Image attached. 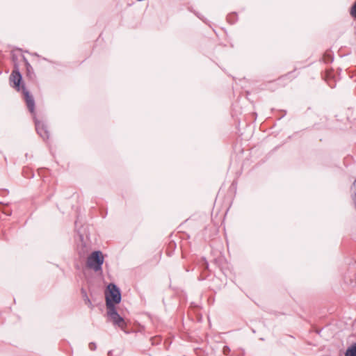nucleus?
I'll return each instance as SVG.
<instances>
[{"mask_svg":"<svg viewBox=\"0 0 356 356\" xmlns=\"http://www.w3.org/2000/svg\"><path fill=\"white\" fill-rule=\"evenodd\" d=\"M106 306H114L122 301L120 288L115 283L111 282L107 285L105 291Z\"/></svg>","mask_w":356,"mask_h":356,"instance_id":"nucleus-1","label":"nucleus"},{"mask_svg":"<svg viewBox=\"0 0 356 356\" xmlns=\"http://www.w3.org/2000/svg\"><path fill=\"white\" fill-rule=\"evenodd\" d=\"M104 257L101 250H95L88 256L86 266L88 268L98 272L102 270Z\"/></svg>","mask_w":356,"mask_h":356,"instance_id":"nucleus-2","label":"nucleus"},{"mask_svg":"<svg viewBox=\"0 0 356 356\" xmlns=\"http://www.w3.org/2000/svg\"><path fill=\"white\" fill-rule=\"evenodd\" d=\"M9 81L10 86L18 92H22L24 89L26 88L18 63H15L13 70L9 77Z\"/></svg>","mask_w":356,"mask_h":356,"instance_id":"nucleus-3","label":"nucleus"},{"mask_svg":"<svg viewBox=\"0 0 356 356\" xmlns=\"http://www.w3.org/2000/svg\"><path fill=\"white\" fill-rule=\"evenodd\" d=\"M106 307L108 321L112 322L114 326L122 327L124 323V319L118 312L116 305L106 306Z\"/></svg>","mask_w":356,"mask_h":356,"instance_id":"nucleus-4","label":"nucleus"},{"mask_svg":"<svg viewBox=\"0 0 356 356\" xmlns=\"http://www.w3.org/2000/svg\"><path fill=\"white\" fill-rule=\"evenodd\" d=\"M33 120L35 123V130L37 134L45 141L49 138V131L48 130L47 124L42 121H40L33 116Z\"/></svg>","mask_w":356,"mask_h":356,"instance_id":"nucleus-5","label":"nucleus"},{"mask_svg":"<svg viewBox=\"0 0 356 356\" xmlns=\"http://www.w3.org/2000/svg\"><path fill=\"white\" fill-rule=\"evenodd\" d=\"M22 95L27 108L32 115H35V102L33 96L26 88L24 89Z\"/></svg>","mask_w":356,"mask_h":356,"instance_id":"nucleus-6","label":"nucleus"},{"mask_svg":"<svg viewBox=\"0 0 356 356\" xmlns=\"http://www.w3.org/2000/svg\"><path fill=\"white\" fill-rule=\"evenodd\" d=\"M26 67V77L30 81H33L35 79V74L33 68L31 64H28Z\"/></svg>","mask_w":356,"mask_h":356,"instance_id":"nucleus-7","label":"nucleus"},{"mask_svg":"<svg viewBox=\"0 0 356 356\" xmlns=\"http://www.w3.org/2000/svg\"><path fill=\"white\" fill-rule=\"evenodd\" d=\"M177 248V244L174 241H170L167 246L166 249V254L168 257H172L174 254V252Z\"/></svg>","mask_w":356,"mask_h":356,"instance_id":"nucleus-8","label":"nucleus"},{"mask_svg":"<svg viewBox=\"0 0 356 356\" xmlns=\"http://www.w3.org/2000/svg\"><path fill=\"white\" fill-rule=\"evenodd\" d=\"M344 356H356V342H353L347 348Z\"/></svg>","mask_w":356,"mask_h":356,"instance_id":"nucleus-9","label":"nucleus"},{"mask_svg":"<svg viewBox=\"0 0 356 356\" xmlns=\"http://www.w3.org/2000/svg\"><path fill=\"white\" fill-rule=\"evenodd\" d=\"M81 293L82 295V298L83 299V301L85 302V304L87 305L90 309H92L94 306L92 304L91 300L88 298L86 291L83 288L81 289Z\"/></svg>","mask_w":356,"mask_h":356,"instance_id":"nucleus-10","label":"nucleus"},{"mask_svg":"<svg viewBox=\"0 0 356 356\" xmlns=\"http://www.w3.org/2000/svg\"><path fill=\"white\" fill-rule=\"evenodd\" d=\"M227 21L230 24H234L238 21V14L236 12H232L227 15Z\"/></svg>","mask_w":356,"mask_h":356,"instance_id":"nucleus-11","label":"nucleus"},{"mask_svg":"<svg viewBox=\"0 0 356 356\" xmlns=\"http://www.w3.org/2000/svg\"><path fill=\"white\" fill-rule=\"evenodd\" d=\"M323 60L325 63H330L334 60V54L331 50L326 51L323 54Z\"/></svg>","mask_w":356,"mask_h":356,"instance_id":"nucleus-12","label":"nucleus"},{"mask_svg":"<svg viewBox=\"0 0 356 356\" xmlns=\"http://www.w3.org/2000/svg\"><path fill=\"white\" fill-rule=\"evenodd\" d=\"M200 266L203 270L209 269V263L205 257H202L200 261Z\"/></svg>","mask_w":356,"mask_h":356,"instance_id":"nucleus-13","label":"nucleus"},{"mask_svg":"<svg viewBox=\"0 0 356 356\" xmlns=\"http://www.w3.org/2000/svg\"><path fill=\"white\" fill-rule=\"evenodd\" d=\"M350 15L353 19H356V1L350 8Z\"/></svg>","mask_w":356,"mask_h":356,"instance_id":"nucleus-14","label":"nucleus"},{"mask_svg":"<svg viewBox=\"0 0 356 356\" xmlns=\"http://www.w3.org/2000/svg\"><path fill=\"white\" fill-rule=\"evenodd\" d=\"M8 204H4L3 202H0V206H5V205H8ZM0 209L1 211L6 216H10L12 215V210H5L2 208L0 207Z\"/></svg>","mask_w":356,"mask_h":356,"instance_id":"nucleus-15","label":"nucleus"},{"mask_svg":"<svg viewBox=\"0 0 356 356\" xmlns=\"http://www.w3.org/2000/svg\"><path fill=\"white\" fill-rule=\"evenodd\" d=\"M23 175L27 179H31L34 177V173L31 171H29L28 170H23Z\"/></svg>","mask_w":356,"mask_h":356,"instance_id":"nucleus-16","label":"nucleus"},{"mask_svg":"<svg viewBox=\"0 0 356 356\" xmlns=\"http://www.w3.org/2000/svg\"><path fill=\"white\" fill-rule=\"evenodd\" d=\"M353 186L355 188L354 194L353 195V200L354 202L355 208L356 209V179L354 181Z\"/></svg>","mask_w":356,"mask_h":356,"instance_id":"nucleus-17","label":"nucleus"},{"mask_svg":"<svg viewBox=\"0 0 356 356\" xmlns=\"http://www.w3.org/2000/svg\"><path fill=\"white\" fill-rule=\"evenodd\" d=\"M191 11L193 12L192 10H190ZM194 14L201 20H202L204 23H207V19L204 18V17L200 14L198 12H195V11H193Z\"/></svg>","mask_w":356,"mask_h":356,"instance_id":"nucleus-18","label":"nucleus"},{"mask_svg":"<svg viewBox=\"0 0 356 356\" xmlns=\"http://www.w3.org/2000/svg\"><path fill=\"white\" fill-rule=\"evenodd\" d=\"M88 346L90 350H95L97 349V345L95 342H90Z\"/></svg>","mask_w":356,"mask_h":356,"instance_id":"nucleus-19","label":"nucleus"},{"mask_svg":"<svg viewBox=\"0 0 356 356\" xmlns=\"http://www.w3.org/2000/svg\"><path fill=\"white\" fill-rule=\"evenodd\" d=\"M8 194V190L5 188L0 189V195L5 196Z\"/></svg>","mask_w":356,"mask_h":356,"instance_id":"nucleus-20","label":"nucleus"},{"mask_svg":"<svg viewBox=\"0 0 356 356\" xmlns=\"http://www.w3.org/2000/svg\"><path fill=\"white\" fill-rule=\"evenodd\" d=\"M120 353L118 352V353L116 354H114V350H111L108 352V356H120Z\"/></svg>","mask_w":356,"mask_h":356,"instance_id":"nucleus-21","label":"nucleus"},{"mask_svg":"<svg viewBox=\"0 0 356 356\" xmlns=\"http://www.w3.org/2000/svg\"><path fill=\"white\" fill-rule=\"evenodd\" d=\"M22 58L23 62L24 63L25 67L27 66L28 64H30L27 58L24 55L22 56Z\"/></svg>","mask_w":356,"mask_h":356,"instance_id":"nucleus-22","label":"nucleus"},{"mask_svg":"<svg viewBox=\"0 0 356 356\" xmlns=\"http://www.w3.org/2000/svg\"><path fill=\"white\" fill-rule=\"evenodd\" d=\"M280 112H281V113H282V115L278 118V120H281V119H282V118H284V117L286 115V113H287V112H286V110H280Z\"/></svg>","mask_w":356,"mask_h":356,"instance_id":"nucleus-23","label":"nucleus"},{"mask_svg":"<svg viewBox=\"0 0 356 356\" xmlns=\"http://www.w3.org/2000/svg\"><path fill=\"white\" fill-rule=\"evenodd\" d=\"M229 351H230V349H229V348L228 346H225L223 347V353H224L225 354H226L227 353H228V352H229Z\"/></svg>","mask_w":356,"mask_h":356,"instance_id":"nucleus-24","label":"nucleus"},{"mask_svg":"<svg viewBox=\"0 0 356 356\" xmlns=\"http://www.w3.org/2000/svg\"><path fill=\"white\" fill-rule=\"evenodd\" d=\"M12 57H13V62H14V64H15V63H17V57L15 54H13V56H12Z\"/></svg>","mask_w":356,"mask_h":356,"instance_id":"nucleus-25","label":"nucleus"},{"mask_svg":"<svg viewBox=\"0 0 356 356\" xmlns=\"http://www.w3.org/2000/svg\"><path fill=\"white\" fill-rule=\"evenodd\" d=\"M328 85H329V86H330L331 88H335V86H336V83H328Z\"/></svg>","mask_w":356,"mask_h":356,"instance_id":"nucleus-26","label":"nucleus"},{"mask_svg":"<svg viewBox=\"0 0 356 356\" xmlns=\"http://www.w3.org/2000/svg\"><path fill=\"white\" fill-rule=\"evenodd\" d=\"M315 332H316L318 334H320V333H321V330H318V329H316V330H315Z\"/></svg>","mask_w":356,"mask_h":356,"instance_id":"nucleus-27","label":"nucleus"},{"mask_svg":"<svg viewBox=\"0 0 356 356\" xmlns=\"http://www.w3.org/2000/svg\"><path fill=\"white\" fill-rule=\"evenodd\" d=\"M204 280V277H202L201 276H200V277H198V280H200V281H202V280Z\"/></svg>","mask_w":356,"mask_h":356,"instance_id":"nucleus-28","label":"nucleus"},{"mask_svg":"<svg viewBox=\"0 0 356 356\" xmlns=\"http://www.w3.org/2000/svg\"><path fill=\"white\" fill-rule=\"evenodd\" d=\"M79 238H80V239H81V241H83V235H82V234H79Z\"/></svg>","mask_w":356,"mask_h":356,"instance_id":"nucleus-29","label":"nucleus"},{"mask_svg":"<svg viewBox=\"0 0 356 356\" xmlns=\"http://www.w3.org/2000/svg\"><path fill=\"white\" fill-rule=\"evenodd\" d=\"M17 50L22 51V49L20 48H17Z\"/></svg>","mask_w":356,"mask_h":356,"instance_id":"nucleus-30","label":"nucleus"},{"mask_svg":"<svg viewBox=\"0 0 356 356\" xmlns=\"http://www.w3.org/2000/svg\"><path fill=\"white\" fill-rule=\"evenodd\" d=\"M34 55L38 56V54L37 53H35Z\"/></svg>","mask_w":356,"mask_h":356,"instance_id":"nucleus-31","label":"nucleus"},{"mask_svg":"<svg viewBox=\"0 0 356 356\" xmlns=\"http://www.w3.org/2000/svg\"><path fill=\"white\" fill-rule=\"evenodd\" d=\"M252 332H255V330L254 329L252 330Z\"/></svg>","mask_w":356,"mask_h":356,"instance_id":"nucleus-32","label":"nucleus"}]
</instances>
